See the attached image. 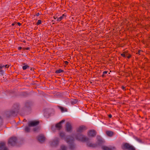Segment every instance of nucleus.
<instances>
[{
	"mask_svg": "<svg viewBox=\"0 0 150 150\" xmlns=\"http://www.w3.org/2000/svg\"><path fill=\"white\" fill-rule=\"evenodd\" d=\"M71 129V126L70 123L68 122L66 124V129L67 132L70 131Z\"/></svg>",
	"mask_w": 150,
	"mask_h": 150,
	"instance_id": "obj_8",
	"label": "nucleus"
},
{
	"mask_svg": "<svg viewBox=\"0 0 150 150\" xmlns=\"http://www.w3.org/2000/svg\"><path fill=\"white\" fill-rule=\"evenodd\" d=\"M128 150H135L134 148L133 147H132L130 149H129Z\"/></svg>",
	"mask_w": 150,
	"mask_h": 150,
	"instance_id": "obj_35",
	"label": "nucleus"
},
{
	"mask_svg": "<svg viewBox=\"0 0 150 150\" xmlns=\"http://www.w3.org/2000/svg\"><path fill=\"white\" fill-rule=\"evenodd\" d=\"M127 58L128 59L130 58L131 57V55L130 54L128 53V54L126 56Z\"/></svg>",
	"mask_w": 150,
	"mask_h": 150,
	"instance_id": "obj_30",
	"label": "nucleus"
},
{
	"mask_svg": "<svg viewBox=\"0 0 150 150\" xmlns=\"http://www.w3.org/2000/svg\"><path fill=\"white\" fill-rule=\"evenodd\" d=\"M40 122L39 121H31L28 123V125L29 127L35 126L38 125L39 124Z\"/></svg>",
	"mask_w": 150,
	"mask_h": 150,
	"instance_id": "obj_2",
	"label": "nucleus"
},
{
	"mask_svg": "<svg viewBox=\"0 0 150 150\" xmlns=\"http://www.w3.org/2000/svg\"><path fill=\"white\" fill-rule=\"evenodd\" d=\"M25 49L26 50H28L29 49V47H27V48H25Z\"/></svg>",
	"mask_w": 150,
	"mask_h": 150,
	"instance_id": "obj_41",
	"label": "nucleus"
},
{
	"mask_svg": "<svg viewBox=\"0 0 150 150\" xmlns=\"http://www.w3.org/2000/svg\"><path fill=\"white\" fill-rule=\"evenodd\" d=\"M64 63H65V64H66V65H67V64H68V63H69V62H68L67 61H65L64 62Z\"/></svg>",
	"mask_w": 150,
	"mask_h": 150,
	"instance_id": "obj_36",
	"label": "nucleus"
},
{
	"mask_svg": "<svg viewBox=\"0 0 150 150\" xmlns=\"http://www.w3.org/2000/svg\"><path fill=\"white\" fill-rule=\"evenodd\" d=\"M133 146L128 143H126L123 144L122 146V148L123 149H130Z\"/></svg>",
	"mask_w": 150,
	"mask_h": 150,
	"instance_id": "obj_3",
	"label": "nucleus"
},
{
	"mask_svg": "<svg viewBox=\"0 0 150 150\" xmlns=\"http://www.w3.org/2000/svg\"><path fill=\"white\" fill-rule=\"evenodd\" d=\"M141 52V51L140 50H139L138 51V52L137 53V54H139V55H140V52Z\"/></svg>",
	"mask_w": 150,
	"mask_h": 150,
	"instance_id": "obj_33",
	"label": "nucleus"
},
{
	"mask_svg": "<svg viewBox=\"0 0 150 150\" xmlns=\"http://www.w3.org/2000/svg\"><path fill=\"white\" fill-rule=\"evenodd\" d=\"M79 138V139L81 140V141H88V139L87 137L83 135H80Z\"/></svg>",
	"mask_w": 150,
	"mask_h": 150,
	"instance_id": "obj_10",
	"label": "nucleus"
},
{
	"mask_svg": "<svg viewBox=\"0 0 150 150\" xmlns=\"http://www.w3.org/2000/svg\"><path fill=\"white\" fill-rule=\"evenodd\" d=\"M2 120L1 118L0 117V124L2 123Z\"/></svg>",
	"mask_w": 150,
	"mask_h": 150,
	"instance_id": "obj_34",
	"label": "nucleus"
},
{
	"mask_svg": "<svg viewBox=\"0 0 150 150\" xmlns=\"http://www.w3.org/2000/svg\"><path fill=\"white\" fill-rule=\"evenodd\" d=\"M102 149L104 150H115V148L113 147L112 148H109L108 147L106 146H103L102 147Z\"/></svg>",
	"mask_w": 150,
	"mask_h": 150,
	"instance_id": "obj_15",
	"label": "nucleus"
},
{
	"mask_svg": "<svg viewBox=\"0 0 150 150\" xmlns=\"http://www.w3.org/2000/svg\"><path fill=\"white\" fill-rule=\"evenodd\" d=\"M105 133L108 136L110 137L112 136L114 134V132L111 131H106Z\"/></svg>",
	"mask_w": 150,
	"mask_h": 150,
	"instance_id": "obj_11",
	"label": "nucleus"
},
{
	"mask_svg": "<svg viewBox=\"0 0 150 150\" xmlns=\"http://www.w3.org/2000/svg\"><path fill=\"white\" fill-rule=\"evenodd\" d=\"M97 138L98 139V141H102L101 138L100 136H97Z\"/></svg>",
	"mask_w": 150,
	"mask_h": 150,
	"instance_id": "obj_28",
	"label": "nucleus"
},
{
	"mask_svg": "<svg viewBox=\"0 0 150 150\" xmlns=\"http://www.w3.org/2000/svg\"><path fill=\"white\" fill-rule=\"evenodd\" d=\"M0 150H8L4 143H0Z\"/></svg>",
	"mask_w": 150,
	"mask_h": 150,
	"instance_id": "obj_9",
	"label": "nucleus"
},
{
	"mask_svg": "<svg viewBox=\"0 0 150 150\" xmlns=\"http://www.w3.org/2000/svg\"><path fill=\"white\" fill-rule=\"evenodd\" d=\"M122 87L123 89L125 88V87L123 86H122Z\"/></svg>",
	"mask_w": 150,
	"mask_h": 150,
	"instance_id": "obj_45",
	"label": "nucleus"
},
{
	"mask_svg": "<svg viewBox=\"0 0 150 150\" xmlns=\"http://www.w3.org/2000/svg\"><path fill=\"white\" fill-rule=\"evenodd\" d=\"M77 102V100H72L71 101V103L72 105H74Z\"/></svg>",
	"mask_w": 150,
	"mask_h": 150,
	"instance_id": "obj_20",
	"label": "nucleus"
},
{
	"mask_svg": "<svg viewBox=\"0 0 150 150\" xmlns=\"http://www.w3.org/2000/svg\"><path fill=\"white\" fill-rule=\"evenodd\" d=\"M59 144V141H51L50 143L51 146L52 147L57 146Z\"/></svg>",
	"mask_w": 150,
	"mask_h": 150,
	"instance_id": "obj_12",
	"label": "nucleus"
},
{
	"mask_svg": "<svg viewBox=\"0 0 150 150\" xmlns=\"http://www.w3.org/2000/svg\"><path fill=\"white\" fill-rule=\"evenodd\" d=\"M29 67V66H28V65H25V66H24L23 67V70H25L27 68H28Z\"/></svg>",
	"mask_w": 150,
	"mask_h": 150,
	"instance_id": "obj_24",
	"label": "nucleus"
},
{
	"mask_svg": "<svg viewBox=\"0 0 150 150\" xmlns=\"http://www.w3.org/2000/svg\"><path fill=\"white\" fill-rule=\"evenodd\" d=\"M87 129L86 127L84 125L80 126L77 129V132H82L83 130H86Z\"/></svg>",
	"mask_w": 150,
	"mask_h": 150,
	"instance_id": "obj_6",
	"label": "nucleus"
},
{
	"mask_svg": "<svg viewBox=\"0 0 150 150\" xmlns=\"http://www.w3.org/2000/svg\"><path fill=\"white\" fill-rule=\"evenodd\" d=\"M67 147L64 145H62L61 147L60 150H67Z\"/></svg>",
	"mask_w": 150,
	"mask_h": 150,
	"instance_id": "obj_21",
	"label": "nucleus"
},
{
	"mask_svg": "<svg viewBox=\"0 0 150 150\" xmlns=\"http://www.w3.org/2000/svg\"><path fill=\"white\" fill-rule=\"evenodd\" d=\"M12 25H14V24L13 23V24H12Z\"/></svg>",
	"mask_w": 150,
	"mask_h": 150,
	"instance_id": "obj_46",
	"label": "nucleus"
},
{
	"mask_svg": "<svg viewBox=\"0 0 150 150\" xmlns=\"http://www.w3.org/2000/svg\"><path fill=\"white\" fill-rule=\"evenodd\" d=\"M30 129L28 127H26L25 128V131L26 132H29L30 131Z\"/></svg>",
	"mask_w": 150,
	"mask_h": 150,
	"instance_id": "obj_22",
	"label": "nucleus"
},
{
	"mask_svg": "<svg viewBox=\"0 0 150 150\" xmlns=\"http://www.w3.org/2000/svg\"><path fill=\"white\" fill-rule=\"evenodd\" d=\"M87 145L89 146L92 147H95L97 145L96 144H93L92 143L90 142V141H87L86 143Z\"/></svg>",
	"mask_w": 150,
	"mask_h": 150,
	"instance_id": "obj_14",
	"label": "nucleus"
},
{
	"mask_svg": "<svg viewBox=\"0 0 150 150\" xmlns=\"http://www.w3.org/2000/svg\"><path fill=\"white\" fill-rule=\"evenodd\" d=\"M17 139H18L16 137L13 136L9 138L8 141H16Z\"/></svg>",
	"mask_w": 150,
	"mask_h": 150,
	"instance_id": "obj_19",
	"label": "nucleus"
},
{
	"mask_svg": "<svg viewBox=\"0 0 150 150\" xmlns=\"http://www.w3.org/2000/svg\"><path fill=\"white\" fill-rule=\"evenodd\" d=\"M65 120H62L59 123L55 125L56 127L59 130H60L62 128V126L61 125V124L62 123L64 122Z\"/></svg>",
	"mask_w": 150,
	"mask_h": 150,
	"instance_id": "obj_7",
	"label": "nucleus"
},
{
	"mask_svg": "<svg viewBox=\"0 0 150 150\" xmlns=\"http://www.w3.org/2000/svg\"><path fill=\"white\" fill-rule=\"evenodd\" d=\"M17 24H18V25L19 26H20L21 25V24L19 22H18L17 23Z\"/></svg>",
	"mask_w": 150,
	"mask_h": 150,
	"instance_id": "obj_39",
	"label": "nucleus"
},
{
	"mask_svg": "<svg viewBox=\"0 0 150 150\" xmlns=\"http://www.w3.org/2000/svg\"><path fill=\"white\" fill-rule=\"evenodd\" d=\"M128 54V51L124 50L123 51L122 53L121 54V55L123 57H125Z\"/></svg>",
	"mask_w": 150,
	"mask_h": 150,
	"instance_id": "obj_13",
	"label": "nucleus"
},
{
	"mask_svg": "<svg viewBox=\"0 0 150 150\" xmlns=\"http://www.w3.org/2000/svg\"><path fill=\"white\" fill-rule=\"evenodd\" d=\"M54 19H56V18H57H57H55V17H54Z\"/></svg>",
	"mask_w": 150,
	"mask_h": 150,
	"instance_id": "obj_43",
	"label": "nucleus"
},
{
	"mask_svg": "<svg viewBox=\"0 0 150 150\" xmlns=\"http://www.w3.org/2000/svg\"><path fill=\"white\" fill-rule=\"evenodd\" d=\"M97 134L96 131L94 129L88 130L87 132V135L89 137H93L95 136Z\"/></svg>",
	"mask_w": 150,
	"mask_h": 150,
	"instance_id": "obj_1",
	"label": "nucleus"
},
{
	"mask_svg": "<svg viewBox=\"0 0 150 150\" xmlns=\"http://www.w3.org/2000/svg\"><path fill=\"white\" fill-rule=\"evenodd\" d=\"M18 49L19 50H21L22 49V47H18Z\"/></svg>",
	"mask_w": 150,
	"mask_h": 150,
	"instance_id": "obj_42",
	"label": "nucleus"
},
{
	"mask_svg": "<svg viewBox=\"0 0 150 150\" xmlns=\"http://www.w3.org/2000/svg\"><path fill=\"white\" fill-rule=\"evenodd\" d=\"M40 143H42V142L43 141H39Z\"/></svg>",
	"mask_w": 150,
	"mask_h": 150,
	"instance_id": "obj_44",
	"label": "nucleus"
},
{
	"mask_svg": "<svg viewBox=\"0 0 150 150\" xmlns=\"http://www.w3.org/2000/svg\"><path fill=\"white\" fill-rule=\"evenodd\" d=\"M59 135L61 137H63L64 136V134L63 132H61L59 134Z\"/></svg>",
	"mask_w": 150,
	"mask_h": 150,
	"instance_id": "obj_26",
	"label": "nucleus"
},
{
	"mask_svg": "<svg viewBox=\"0 0 150 150\" xmlns=\"http://www.w3.org/2000/svg\"><path fill=\"white\" fill-rule=\"evenodd\" d=\"M10 115H13L15 113V112L14 111H12L10 112Z\"/></svg>",
	"mask_w": 150,
	"mask_h": 150,
	"instance_id": "obj_29",
	"label": "nucleus"
},
{
	"mask_svg": "<svg viewBox=\"0 0 150 150\" xmlns=\"http://www.w3.org/2000/svg\"><path fill=\"white\" fill-rule=\"evenodd\" d=\"M16 144V141H8V144L10 146H14Z\"/></svg>",
	"mask_w": 150,
	"mask_h": 150,
	"instance_id": "obj_18",
	"label": "nucleus"
},
{
	"mask_svg": "<svg viewBox=\"0 0 150 150\" xmlns=\"http://www.w3.org/2000/svg\"><path fill=\"white\" fill-rule=\"evenodd\" d=\"M68 144H70V149H73L75 147L74 146L72 142L73 141H68Z\"/></svg>",
	"mask_w": 150,
	"mask_h": 150,
	"instance_id": "obj_16",
	"label": "nucleus"
},
{
	"mask_svg": "<svg viewBox=\"0 0 150 150\" xmlns=\"http://www.w3.org/2000/svg\"><path fill=\"white\" fill-rule=\"evenodd\" d=\"M41 23V21L40 20H38V22L37 23V25H38L40 24Z\"/></svg>",
	"mask_w": 150,
	"mask_h": 150,
	"instance_id": "obj_27",
	"label": "nucleus"
},
{
	"mask_svg": "<svg viewBox=\"0 0 150 150\" xmlns=\"http://www.w3.org/2000/svg\"><path fill=\"white\" fill-rule=\"evenodd\" d=\"M134 138H135V139L137 140V141H140L139 140V139L137 137L135 136H134Z\"/></svg>",
	"mask_w": 150,
	"mask_h": 150,
	"instance_id": "obj_32",
	"label": "nucleus"
},
{
	"mask_svg": "<svg viewBox=\"0 0 150 150\" xmlns=\"http://www.w3.org/2000/svg\"><path fill=\"white\" fill-rule=\"evenodd\" d=\"M108 117L110 118H111L112 117V115L111 114H109V115H108Z\"/></svg>",
	"mask_w": 150,
	"mask_h": 150,
	"instance_id": "obj_37",
	"label": "nucleus"
},
{
	"mask_svg": "<svg viewBox=\"0 0 150 150\" xmlns=\"http://www.w3.org/2000/svg\"><path fill=\"white\" fill-rule=\"evenodd\" d=\"M103 142V141H99V143L100 144H101Z\"/></svg>",
	"mask_w": 150,
	"mask_h": 150,
	"instance_id": "obj_40",
	"label": "nucleus"
},
{
	"mask_svg": "<svg viewBox=\"0 0 150 150\" xmlns=\"http://www.w3.org/2000/svg\"><path fill=\"white\" fill-rule=\"evenodd\" d=\"M107 73H108V71H104L103 72V74L102 75V77H105V74H107Z\"/></svg>",
	"mask_w": 150,
	"mask_h": 150,
	"instance_id": "obj_25",
	"label": "nucleus"
},
{
	"mask_svg": "<svg viewBox=\"0 0 150 150\" xmlns=\"http://www.w3.org/2000/svg\"><path fill=\"white\" fill-rule=\"evenodd\" d=\"M37 139L38 141H45L46 138L44 135L40 134L37 137Z\"/></svg>",
	"mask_w": 150,
	"mask_h": 150,
	"instance_id": "obj_5",
	"label": "nucleus"
},
{
	"mask_svg": "<svg viewBox=\"0 0 150 150\" xmlns=\"http://www.w3.org/2000/svg\"><path fill=\"white\" fill-rule=\"evenodd\" d=\"M40 15V13H36V15L37 16H38Z\"/></svg>",
	"mask_w": 150,
	"mask_h": 150,
	"instance_id": "obj_38",
	"label": "nucleus"
},
{
	"mask_svg": "<svg viewBox=\"0 0 150 150\" xmlns=\"http://www.w3.org/2000/svg\"><path fill=\"white\" fill-rule=\"evenodd\" d=\"M59 108H60V109H61V110L62 111H64V108H63L61 106H59Z\"/></svg>",
	"mask_w": 150,
	"mask_h": 150,
	"instance_id": "obj_31",
	"label": "nucleus"
},
{
	"mask_svg": "<svg viewBox=\"0 0 150 150\" xmlns=\"http://www.w3.org/2000/svg\"><path fill=\"white\" fill-rule=\"evenodd\" d=\"M63 72V71L62 70L60 69L59 70L56 71L55 73H56L58 74L60 73Z\"/></svg>",
	"mask_w": 150,
	"mask_h": 150,
	"instance_id": "obj_23",
	"label": "nucleus"
},
{
	"mask_svg": "<svg viewBox=\"0 0 150 150\" xmlns=\"http://www.w3.org/2000/svg\"><path fill=\"white\" fill-rule=\"evenodd\" d=\"M10 66V65L8 64H6L5 65H3L1 64H0V72L2 75H4V71L2 70V68L4 67L5 68L8 69Z\"/></svg>",
	"mask_w": 150,
	"mask_h": 150,
	"instance_id": "obj_4",
	"label": "nucleus"
},
{
	"mask_svg": "<svg viewBox=\"0 0 150 150\" xmlns=\"http://www.w3.org/2000/svg\"><path fill=\"white\" fill-rule=\"evenodd\" d=\"M66 16L63 14L62 16H60L59 18H57V20L58 21H60L64 18H66Z\"/></svg>",
	"mask_w": 150,
	"mask_h": 150,
	"instance_id": "obj_17",
	"label": "nucleus"
}]
</instances>
